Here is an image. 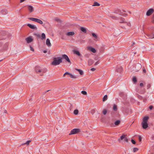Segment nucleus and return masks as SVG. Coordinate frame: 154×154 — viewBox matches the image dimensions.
Returning a JSON list of instances; mask_svg holds the SVG:
<instances>
[{
  "label": "nucleus",
  "instance_id": "obj_14",
  "mask_svg": "<svg viewBox=\"0 0 154 154\" xmlns=\"http://www.w3.org/2000/svg\"><path fill=\"white\" fill-rule=\"evenodd\" d=\"M8 12L6 9H4L1 11V13L3 15H5L8 13Z\"/></svg>",
  "mask_w": 154,
  "mask_h": 154
},
{
  "label": "nucleus",
  "instance_id": "obj_9",
  "mask_svg": "<svg viewBox=\"0 0 154 154\" xmlns=\"http://www.w3.org/2000/svg\"><path fill=\"white\" fill-rule=\"evenodd\" d=\"M27 8L30 13H31L34 11L33 7L31 5H28Z\"/></svg>",
  "mask_w": 154,
  "mask_h": 154
},
{
  "label": "nucleus",
  "instance_id": "obj_63",
  "mask_svg": "<svg viewBox=\"0 0 154 154\" xmlns=\"http://www.w3.org/2000/svg\"><path fill=\"white\" fill-rule=\"evenodd\" d=\"M118 140H119V141H120V139H119Z\"/></svg>",
  "mask_w": 154,
  "mask_h": 154
},
{
  "label": "nucleus",
  "instance_id": "obj_54",
  "mask_svg": "<svg viewBox=\"0 0 154 154\" xmlns=\"http://www.w3.org/2000/svg\"><path fill=\"white\" fill-rule=\"evenodd\" d=\"M122 21L121 22V23H124V20H125L124 19H122Z\"/></svg>",
  "mask_w": 154,
  "mask_h": 154
},
{
  "label": "nucleus",
  "instance_id": "obj_7",
  "mask_svg": "<svg viewBox=\"0 0 154 154\" xmlns=\"http://www.w3.org/2000/svg\"><path fill=\"white\" fill-rule=\"evenodd\" d=\"M33 39L32 38L31 36H29L26 38V40L27 42L28 43H30L33 41Z\"/></svg>",
  "mask_w": 154,
  "mask_h": 154
},
{
  "label": "nucleus",
  "instance_id": "obj_34",
  "mask_svg": "<svg viewBox=\"0 0 154 154\" xmlns=\"http://www.w3.org/2000/svg\"><path fill=\"white\" fill-rule=\"evenodd\" d=\"M81 93L84 95H86L87 94V92L85 91H82Z\"/></svg>",
  "mask_w": 154,
  "mask_h": 154
},
{
  "label": "nucleus",
  "instance_id": "obj_53",
  "mask_svg": "<svg viewBox=\"0 0 154 154\" xmlns=\"http://www.w3.org/2000/svg\"><path fill=\"white\" fill-rule=\"evenodd\" d=\"M94 110H92L91 112V113H92V114H93L94 113Z\"/></svg>",
  "mask_w": 154,
  "mask_h": 154
},
{
  "label": "nucleus",
  "instance_id": "obj_11",
  "mask_svg": "<svg viewBox=\"0 0 154 154\" xmlns=\"http://www.w3.org/2000/svg\"><path fill=\"white\" fill-rule=\"evenodd\" d=\"M120 139L122 140H124V141L126 142H128V140L125 135H123L120 137Z\"/></svg>",
  "mask_w": 154,
  "mask_h": 154
},
{
  "label": "nucleus",
  "instance_id": "obj_57",
  "mask_svg": "<svg viewBox=\"0 0 154 154\" xmlns=\"http://www.w3.org/2000/svg\"><path fill=\"white\" fill-rule=\"evenodd\" d=\"M50 91V90H48L47 91H45V94L47 92H48V91Z\"/></svg>",
  "mask_w": 154,
  "mask_h": 154
},
{
  "label": "nucleus",
  "instance_id": "obj_41",
  "mask_svg": "<svg viewBox=\"0 0 154 154\" xmlns=\"http://www.w3.org/2000/svg\"><path fill=\"white\" fill-rule=\"evenodd\" d=\"M138 137L139 140V141L141 142V140H142L141 137L140 135H138Z\"/></svg>",
  "mask_w": 154,
  "mask_h": 154
},
{
  "label": "nucleus",
  "instance_id": "obj_32",
  "mask_svg": "<svg viewBox=\"0 0 154 154\" xmlns=\"http://www.w3.org/2000/svg\"><path fill=\"white\" fill-rule=\"evenodd\" d=\"M71 74V73H70L69 72H66L63 74V77H65V75H69L70 76V74Z\"/></svg>",
  "mask_w": 154,
  "mask_h": 154
},
{
  "label": "nucleus",
  "instance_id": "obj_26",
  "mask_svg": "<svg viewBox=\"0 0 154 154\" xmlns=\"http://www.w3.org/2000/svg\"><path fill=\"white\" fill-rule=\"evenodd\" d=\"M120 120H117L115 122V125H117L120 123Z\"/></svg>",
  "mask_w": 154,
  "mask_h": 154
},
{
  "label": "nucleus",
  "instance_id": "obj_38",
  "mask_svg": "<svg viewBox=\"0 0 154 154\" xmlns=\"http://www.w3.org/2000/svg\"><path fill=\"white\" fill-rule=\"evenodd\" d=\"M107 111L106 110H104L103 112V114L104 115H106L107 113Z\"/></svg>",
  "mask_w": 154,
  "mask_h": 154
},
{
  "label": "nucleus",
  "instance_id": "obj_49",
  "mask_svg": "<svg viewBox=\"0 0 154 154\" xmlns=\"http://www.w3.org/2000/svg\"><path fill=\"white\" fill-rule=\"evenodd\" d=\"M91 70L92 71H94L95 70V69L94 68H92L91 69Z\"/></svg>",
  "mask_w": 154,
  "mask_h": 154
},
{
  "label": "nucleus",
  "instance_id": "obj_29",
  "mask_svg": "<svg viewBox=\"0 0 154 154\" xmlns=\"http://www.w3.org/2000/svg\"><path fill=\"white\" fill-rule=\"evenodd\" d=\"M132 80L134 82L136 83L137 81V79L136 77H133L132 78Z\"/></svg>",
  "mask_w": 154,
  "mask_h": 154
},
{
  "label": "nucleus",
  "instance_id": "obj_36",
  "mask_svg": "<svg viewBox=\"0 0 154 154\" xmlns=\"http://www.w3.org/2000/svg\"><path fill=\"white\" fill-rule=\"evenodd\" d=\"M122 70V67H121L120 68H119L117 69V71L118 72H121Z\"/></svg>",
  "mask_w": 154,
  "mask_h": 154
},
{
  "label": "nucleus",
  "instance_id": "obj_25",
  "mask_svg": "<svg viewBox=\"0 0 154 154\" xmlns=\"http://www.w3.org/2000/svg\"><path fill=\"white\" fill-rule=\"evenodd\" d=\"M107 96L106 95H104L103 98V101H104L107 100Z\"/></svg>",
  "mask_w": 154,
  "mask_h": 154
},
{
  "label": "nucleus",
  "instance_id": "obj_15",
  "mask_svg": "<svg viewBox=\"0 0 154 154\" xmlns=\"http://www.w3.org/2000/svg\"><path fill=\"white\" fill-rule=\"evenodd\" d=\"M46 45L49 47H50L51 46V43L50 40L48 38H47L46 40Z\"/></svg>",
  "mask_w": 154,
  "mask_h": 154
},
{
  "label": "nucleus",
  "instance_id": "obj_40",
  "mask_svg": "<svg viewBox=\"0 0 154 154\" xmlns=\"http://www.w3.org/2000/svg\"><path fill=\"white\" fill-rule=\"evenodd\" d=\"M31 141L30 140H29L26 141L25 143H24V144H28Z\"/></svg>",
  "mask_w": 154,
  "mask_h": 154
},
{
  "label": "nucleus",
  "instance_id": "obj_18",
  "mask_svg": "<svg viewBox=\"0 0 154 154\" xmlns=\"http://www.w3.org/2000/svg\"><path fill=\"white\" fill-rule=\"evenodd\" d=\"M149 118L148 117H145L143 119L142 122L143 123H147L148 119Z\"/></svg>",
  "mask_w": 154,
  "mask_h": 154
},
{
  "label": "nucleus",
  "instance_id": "obj_44",
  "mask_svg": "<svg viewBox=\"0 0 154 154\" xmlns=\"http://www.w3.org/2000/svg\"><path fill=\"white\" fill-rule=\"evenodd\" d=\"M150 86H151L150 85V84H148L147 85V89H148L150 87Z\"/></svg>",
  "mask_w": 154,
  "mask_h": 154
},
{
  "label": "nucleus",
  "instance_id": "obj_17",
  "mask_svg": "<svg viewBox=\"0 0 154 154\" xmlns=\"http://www.w3.org/2000/svg\"><path fill=\"white\" fill-rule=\"evenodd\" d=\"M9 45V44L8 42H6L4 45L3 47V49L4 50H6L7 49Z\"/></svg>",
  "mask_w": 154,
  "mask_h": 154
},
{
  "label": "nucleus",
  "instance_id": "obj_43",
  "mask_svg": "<svg viewBox=\"0 0 154 154\" xmlns=\"http://www.w3.org/2000/svg\"><path fill=\"white\" fill-rule=\"evenodd\" d=\"M29 47H30V50L33 51H34V49L31 46V45H30L29 46Z\"/></svg>",
  "mask_w": 154,
  "mask_h": 154
},
{
  "label": "nucleus",
  "instance_id": "obj_21",
  "mask_svg": "<svg viewBox=\"0 0 154 154\" xmlns=\"http://www.w3.org/2000/svg\"><path fill=\"white\" fill-rule=\"evenodd\" d=\"M36 22L40 24H43V22L40 19H38V18H37Z\"/></svg>",
  "mask_w": 154,
  "mask_h": 154
},
{
  "label": "nucleus",
  "instance_id": "obj_5",
  "mask_svg": "<svg viewBox=\"0 0 154 154\" xmlns=\"http://www.w3.org/2000/svg\"><path fill=\"white\" fill-rule=\"evenodd\" d=\"M62 58L65 60L66 61L71 63L70 61L68 56L65 54H63L62 56Z\"/></svg>",
  "mask_w": 154,
  "mask_h": 154
},
{
  "label": "nucleus",
  "instance_id": "obj_60",
  "mask_svg": "<svg viewBox=\"0 0 154 154\" xmlns=\"http://www.w3.org/2000/svg\"><path fill=\"white\" fill-rule=\"evenodd\" d=\"M143 71V72H145L146 71V70L145 69H144Z\"/></svg>",
  "mask_w": 154,
  "mask_h": 154
},
{
  "label": "nucleus",
  "instance_id": "obj_28",
  "mask_svg": "<svg viewBox=\"0 0 154 154\" xmlns=\"http://www.w3.org/2000/svg\"><path fill=\"white\" fill-rule=\"evenodd\" d=\"M117 106L115 104H114L113 105V109L115 111H116L117 110Z\"/></svg>",
  "mask_w": 154,
  "mask_h": 154
},
{
  "label": "nucleus",
  "instance_id": "obj_46",
  "mask_svg": "<svg viewBox=\"0 0 154 154\" xmlns=\"http://www.w3.org/2000/svg\"><path fill=\"white\" fill-rule=\"evenodd\" d=\"M154 143H153V144L152 146V147L151 148V150H154V145H153Z\"/></svg>",
  "mask_w": 154,
  "mask_h": 154
},
{
  "label": "nucleus",
  "instance_id": "obj_2",
  "mask_svg": "<svg viewBox=\"0 0 154 154\" xmlns=\"http://www.w3.org/2000/svg\"><path fill=\"white\" fill-rule=\"evenodd\" d=\"M80 131V129L78 128H74L72 129L70 133L69 134V135L71 134H74L77 133Z\"/></svg>",
  "mask_w": 154,
  "mask_h": 154
},
{
  "label": "nucleus",
  "instance_id": "obj_59",
  "mask_svg": "<svg viewBox=\"0 0 154 154\" xmlns=\"http://www.w3.org/2000/svg\"><path fill=\"white\" fill-rule=\"evenodd\" d=\"M138 65H139V66H140V67H141V65H140V64H138Z\"/></svg>",
  "mask_w": 154,
  "mask_h": 154
},
{
  "label": "nucleus",
  "instance_id": "obj_19",
  "mask_svg": "<svg viewBox=\"0 0 154 154\" xmlns=\"http://www.w3.org/2000/svg\"><path fill=\"white\" fill-rule=\"evenodd\" d=\"M80 30L82 31L84 33H86L87 32V30L84 27H81Z\"/></svg>",
  "mask_w": 154,
  "mask_h": 154
},
{
  "label": "nucleus",
  "instance_id": "obj_56",
  "mask_svg": "<svg viewBox=\"0 0 154 154\" xmlns=\"http://www.w3.org/2000/svg\"><path fill=\"white\" fill-rule=\"evenodd\" d=\"M25 0H20V2H23Z\"/></svg>",
  "mask_w": 154,
  "mask_h": 154
},
{
  "label": "nucleus",
  "instance_id": "obj_51",
  "mask_svg": "<svg viewBox=\"0 0 154 154\" xmlns=\"http://www.w3.org/2000/svg\"><path fill=\"white\" fill-rule=\"evenodd\" d=\"M140 85L141 87H143V83H140Z\"/></svg>",
  "mask_w": 154,
  "mask_h": 154
},
{
  "label": "nucleus",
  "instance_id": "obj_55",
  "mask_svg": "<svg viewBox=\"0 0 154 154\" xmlns=\"http://www.w3.org/2000/svg\"><path fill=\"white\" fill-rule=\"evenodd\" d=\"M43 52L44 53H46L47 52V51L46 50H44Z\"/></svg>",
  "mask_w": 154,
  "mask_h": 154
},
{
  "label": "nucleus",
  "instance_id": "obj_30",
  "mask_svg": "<svg viewBox=\"0 0 154 154\" xmlns=\"http://www.w3.org/2000/svg\"><path fill=\"white\" fill-rule=\"evenodd\" d=\"M70 76L71 78L73 79H75L77 77L76 76L73 75L72 74H70Z\"/></svg>",
  "mask_w": 154,
  "mask_h": 154
},
{
  "label": "nucleus",
  "instance_id": "obj_22",
  "mask_svg": "<svg viewBox=\"0 0 154 154\" xmlns=\"http://www.w3.org/2000/svg\"><path fill=\"white\" fill-rule=\"evenodd\" d=\"M29 19L33 21L36 22V20L37 19V18H33V17H29Z\"/></svg>",
  "mask_w": 154,
  "mask_h": 154
},
{
  "label": "nucleus",
  "instance_id": "obj_12",
  "mask_svg": "<svg viewBox=\"0 0 154 154\" xmlns=\"http://www.w3.org/2000/svg\"><path fill=\"white\" fill-rule=\"evenodd\" d=\"M73 52L74 54H76L78 56H80L81 55V54L77 50H74L73 51Z\"/></svg>",
  "mask_w": 154,
  "mask_h": 154
},
{
  "label": "nucleus",
  "instance_id": "obj_64",
  "mask_svg": "<svg viewBox=\"0 0 154 154\" xmlns=\"http://www.w3.org/2000/svg\"><path fill=\"white\" fill-rule=\"evenodd\" d=\"M151 154H154V152Z\"/></svg>",
  "mask_w": 154,
  "mask_h": 154
},
{
  "label": "nucleus",
  "instance_id": "obj_27",
  "mask_svg": "<svg viewBox=\"0 0 154 154\" xmlns=\"http://www.w3.org/2000/svg\"><path fill=\"white\" fill-rule=\"evenodd\" d=\"M45 38V35L44 33H42L41 35V39H44Z\"/></svg>",
  "mask_w": 154,
  "mask_h": 154
},
{
  "label": "nucleus",
  "instance_id": "obj_4",
  "mask_svg": "<svg viewBox=\"0 0 154 154\" xmlns=\"http://www.w3.org/2000/svg\"><path fill=\"white\" fill-rule=\"evenodd\" d=\"M154 12L153 8H151L149 9L146 12V15L147 16H149L151 15Z\"/></svg>",
  "mask_w": 154,
  "mask_h": 154
},
{
  "label": "nucleus",
  "instance_id": "obj_6",
  "mask_svg": "<svg viewBox=\"0 0 154 154\" xmlns=\"http://www.w3.org/2000/svg\"><path fill=\"white\" fill-rule=\"evenodd\" d=\"M35 69L36 72L37 73L44 72L43 70L42 69H40V67L39 66H36L35 67Z\"/></svg>",
  "mask_w": 154,
  "mask_h": 154
},
{
  "label": "nucleus",
  "instance_id": "obj_52",
  "mask_svg": "<svg viewBox=\"0 0 154 154\" xmlns=\"http://www.w3.org/2000/svg\"><path fill=\"white\" fill-rule=\"evenodd\" d=\"M127 25L129 27H130L131 26V24L130 23H128L127 24Z\"/></svg>",
  "mask_w": 154,
  "mask_h": 154
},
{
  "label": "nucleus",
  "instance_id": "obj_16",
  "mask_svg": "<svg viewBox=\"0 0 154 154\" xmlns=\"http://www.w3.org/2000/svg\"><path fill=\"white\" fill-rule=\"evenodd\" d=\"M75 34V32H67L66 35L67 36H72Z\"/></svg>",
  "mask_w": 154,
  "mask_h": 154
},
{
  "label": "nucleus",
  "instance_id": "obj_33",
  "mask_svg": "<svg viewBox=\"0 0 154 154\" xmlns=\"http://www.w3.org/2000/svg\"><path fill=\"white\" fill-rule=\"evenodd\" d=\"M78 113V110L77 109H75L74 111V113L75 115H77Z\"/></svg>",
  "mask_w": 154,
  "mask_h": 154
},
{
  "label": "nucleus",
  "instance_id": "obj_8",
  "mask_svg": "<svg viewBox=\"0 0 154 154\" xmlns=\"http://www.w3.org/2000/svg\"><path fill=\"white\" fill-rule=\"evenodd\" d=\"M27 26H29L30 28L36 30L37 29V28L35 25H32L28 23L27 25Z\"/></svg>",
  "mask_w": 154,
  "mask_h": 154
},
{
  "label": "nucleus",
  "instance_id": "obj_35",
  "mask_svg": "<svg viewBox=\"0 0 154 154\" xmlns=\"http://www.w3.org/2000/svg\"><path fill=\"white\" fill-rule=\"evenodd\" d=\"M151 19L152 23H154V14H153Z\"/></svg>",
  "mask_w": 154,
  "mask_h": 154
},
{
  "label": "nucleus",
  "instance_id": "obj_20",
  "mask_svg": "<svg viewBox=\"0 0 154 154\" xmlns=\"http://www.w3.org/2000/svg\"><path fill=\"white\" fill-rule=\"evenodd\" d=\"M94 63L93 60L91 59H89L88 61V63L89 65L91 66Z\"/></svg>",
  "mask_w": 154,
  "mask_h": 154
},
{
  "label": "nucleus",
  "instance_id": "obj_10",
  "mask_svg": "<svg viewBox=\"0 0 154 154\" xmlns=\"http://www.w3.org/2000/svg\"><path fill=\"white\" fill-rule=\"evenodd\" d=\"M88 50L90 51L93 53H95L96 52V51L95 48L91 46L88 47Z\"/></svg>",
  "mask_w": 154,
  "mask_h": 154
},
{
  "label": "nucleus",
  "instance_id": "obj_31",
  "mask_svg": "<svg viewBox=\"0 0 154 154\" xmlns=\"http://www.w3.org/2000/svg\"><path fill=\"white\" fill-rule=\"evenodd\" d=\"M92 35L95 38H97V36L96 34H95L94 33H92Z\"/></svg>",
  "mask_w": 154,
  "mask_h": 154
},
{
  "label": "nucleus",
  "instance_id": "obj_24",
  "mask_svg": "<svg viewBox=\"0 0 154 154\" xmlns=\"http://www.w3.org/2000/svg\"><path fill=\"white\" fill-rule=\"evenodd\" d=\"M100 5V4L97 2H94L93 5H92L93 6H99Z\"/></svg>",
  "mask_w": 154,
  "mask_h": 154
},
{
  "label": "nucleus",
  "instance_id": "obj_23",
  "mask_svg": "<svg viewBox=\"0 0 154 154\" xmlns=\"http://www.w3.org/2000/svg\"><path fill=\"white\" fill-rule=\"evenodd\" d=\"M76 70L79 71L81 75H82L83 74V72L82 70L79 69H76Z\"/></svg>",
  "mask_w": 154,
  "mask_h": 154
},
{
  "label": "nucleus",
  "instance_id": "obj_13",
  "mask_svg": "<svg viewBox=\"0 0 154 154\" xmlns=\"http://www.w3.org/2000/svg\"><path fill=\"white\" fill-rule=\"evenodd\" d=\"M142 127L143 128L146 129L148 127V125L147 123H143L142 122Z\"/></svg>",
  "mask_w": 154,
  "mask_h": 154
},
{
  "label": "nucleus",
  "instance_id": "obj_50",
  "mask_svg": "<svg viewBox=\"0 0 154 154\" xmlns=\"http://www.w3.org/2000/svg\"><path fill=\"white\" fill-rule=\"evenodd\" d=\"M153 106H149V108L150 109H152L153 108Z\"/></svg>",
  "mask_w": 154,
  "mask_h": 154
},
{
  "label": "nucleus",
  "instance_id": "obj_45",
  "mask_svg": "<svg viewBox=\"0 0 154 154\" xmlns=\"http://www.w3.org/2000/svg\"><path fill=\"white\" fill-rule=\"evenodd\" d=\"M35 35L36 36H37L38 37H40V35L39 34H35Z\"/></svg>",
  "mask_w": 154,
  "mask_h": 154
},
{
  "label": "nucleus",
  "instance_id": "obj_48",
  "mask_svg": "<svg viewBox=\"0 0 154 154\" xmlns=\"http://www.w3.org/2000/svg\"><path fill=\"white\" fill-rule=\"evenodd\" d=\"M99 63V61H97L94 64L95 65H97Z\"/></svg>",
  "mask_w": 154,
  "mask_h": 154
},
{
  "label": "nucleus",
  "instance_id": "obj_1",
  "mask_svg": "<svg viewBox=\"0 0 154 154\" xmlns=\"http://www.w3.org/2000/svg\"><path fill=\"white\" fill-rule=\"evenodd\" d=\"M62 62L61 58H59L58 59H56V58H54L53 61L51 63V64L54 66L57 65L62 63Z\"/></svg>",
  "mask_w": 154,
  "mask_h": 154
},
{
  "label": "nucleus",
  "instance_id": "obj_58",
  "mask_svg": "<svg viewBox=\"0 0 154 154\" xmlns=\"http://www.w3.org/2000/svg\"><path fill=\"white\" fill-rule=\"evenodd\" d=\"M4 112L5 113H6L7 112V110H5Z\"/></svg>",
  "mask_w": 154,
  "mask_h": 154
},
{
  "label": "nucleus",
  "instance_id": "obj_37",
  "mask_svg": "<svg viewBox=\"0 0 154 154\" xmlns=\"http://www.w3.org/2000/svg\"><path fill=\"white\" fill-rule=\"evenodd\" d=\"M110 17L112 18L115 20H116L117 19V17H116L113 16H111Z\"/></svg>",
  "mask_w": 154,
  "mask_h": 154
},
{
  "label": "nucleus",
  "instance_id": "obj_61",
  "mask_svg": "<svg viewBox=\"0 0 154 154\" xmlns=\"http://www.w3.org/2000/svg\"><path fill=\"white\" fill-rule=\"evenodd\" d=\"M85 57H88L87 56V55H85Z\"/></svg>",
  "mask_w": 154,
  "mask_h": 154
},
{
  "label": "nucleus",
  "instance_id": "obj_3",
  "mask_svg": "<svg viewBox=\"0 0 154 154\" xmlns=\"http://www.w3.org/2000/svg\"><path fill=\"white\" fill-rule=\"evenodd\" d=\"M114 13L117 14H118L120 15L123 16L125 17L126 16L127 14L125 13H123L120 9H118L115 11Z\"/></svg>",
  "mask_w": 154,
  "mask_h": 154
},
{
  "label": "nucleus",
  "instance_id": "obj_62",
  "mask_svg": "<svg viewBox=\"0 0 154 154\" xmlns=\"http://www.w3.org/2000/svg\"><path fill=\"white\" fill-rule=\"evenodd\" d=\"M56 20L57 21H58V20H59L58 19H56Z\"/></svg>",
  "mask_w": 154,
  "mask_h": 154
},
{
  "label": "nucleus",
  "instance_id": "obj_47",
  "mask_svg": "<svg viewBox=\"0 0 154 154\" xmlns=\"http://www.w3.org/2000/svg\"><path fill=\"white\" fill-rule=\"evenodd\" d=\"M3 45V42H0V47H2Z\"/></svg>",
  "mask_w": 154,
  "mask_h": 154
},
{
  "label": "nucleus",
  "instance_id": "obj_42",
  "mask_svg": "<svg viewBox=\"0 0 154 154\" xmlns=\"http://www.w3.org/2000/svg\"><path fill=\"white\" fill-rule=\"evenodd\" d=\"M131 141L132 143L134 144H135L136 143L135 141L134 140L132 139L131 140Z\"/></svg>",
  "mask_w": 154,
  "mask_h": 154
},
{
  "label": "nucleus",
  "instance_id": "obj_39",
  "mask_svg": "<svg viewBox=\"0 0 154 154\" xmlns=\"http://www.w3.org/2000/svg\"><path fill=\"white\" fill-rule=\"evenodd\" d=\"M138 149L137 148H134L133 149V151L134 152H135L138 150Z\"/></svg>",
  "mask_w": 154,
  "mask_h": 154
}]
</instances>
